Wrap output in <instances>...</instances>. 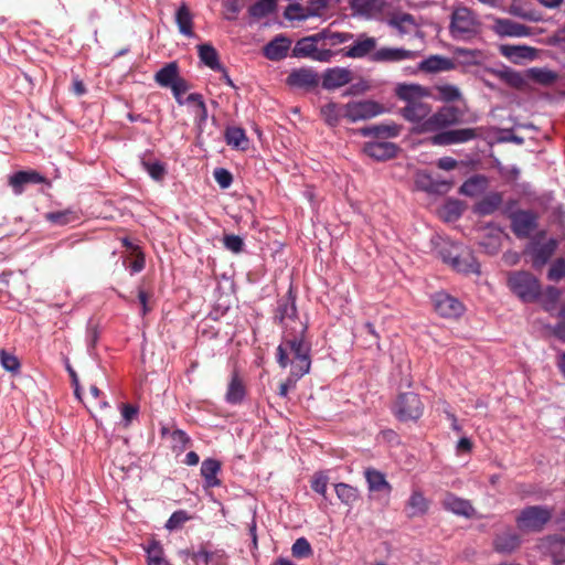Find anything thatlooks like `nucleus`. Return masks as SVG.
Returning a JSON list of instances; mask_svg holds the SVG:
<instances>
[{
	"mask_svg": "<svg viewBox=\"0 0 565 565\" xmlns=\"http://www.w3.org/2000/svg\"><path fill=\"white\" fill-rule=\"evenodd\" d=\"M274 320L284 328L281 342L276 350V360L280 367L286 369L290 362L289 351L298 348L311 350L310 343L306 341L307 324L298 318L296 296L291 289L278 300Z\"/></svg>",
	"mask_w": 565,
	"mask_h": 565,
	"instance_id": "f257e3e1",
	"label": "nucleus"
},
{
	"mask_svg": "<svg viewBox=\"0 0 565 565\" xmlns=\"http://www.w3.org/2000/svg\"><path fill=\"white\" fill-rule=\"evenodd\" d=\"M510 290L523 302H535L542 295L540 280L530 271H512L508 276Z\"/></svg>",
	"mask_w": 565,
	"mask_h": 565,
	"instance_id": "f03ea898",
	"label": "nucleus"
},
{
	"mask_svg": "<svg viewBox=\"0 0 565 565\" xmlns=\"http://www.w3.org/2000/svg\"><path fill=\"white\" fill-rule=\"evenodd\" d=\"M289 359L290 374L278 388V395L282 398L288 396L289 391L296 387L298 380L309 373L311 367L310 350L298 348L295 351H289Z\"/></svg>",
	"mask_w": 565,
	"mask_h": 565,
	"instance_id": "7ed1b4c3",
	"label": "nucleus"
},
{
	"mask_svg": "<svg viewBox=\"0 0 565 565\" xmlns=\"http://www.w3.org/2000/svg\"><path fill=\"white\" fill-rule=\"evenodd\" d=\"M553 518V509L546 505H530L520 511L515 518L519 530L523 532H542Z\"/></svg>",
	"mask_w": 565,
	"mask_h": 565,
	"instance_id": "20e7f679",
	"label": "nucleus"
},
{
	"mask_svg": "<svg viewBox=\"0 0 565 565\" xmlns=\"http://www.w3.org/2000/svg\"><path fill=\"white\" fill-rule=\"evenodd\" d=\"M460 110L454 106H444L425 119L420 125L422 132H434L455 126L460 121Z\"/></svg>",
	"mask_w": 565,
	"mask_h": 565,
	"instance_id": "39448f33",
	"label": "nucleus"
},
{
	"mask_svg": "<svg viewBox=\"0 0 565 565\" xmlns=\"http://www.w3.org/2000/svg\"><path fill=\"white\" fill-rule=\"evenodd\" d=\"M423 411L424 405L418 394L413 392L399 394L394 404V414L402 422L418 419Z\"/></svg>",
	"mask_w": 565,
	"mask_h": 565,
	"instance_id": "423d86ee",
	"label": "nucleus"
},
{
	"mask_svg": "<svg viewBox=\"0 0 565 565\" xmlns=\"http://www.w3.org/2000/svg\"><path fill=\"white\" fill-rule=\"evenodd\" d=\"M480 128H459L444 130L430 138L434 146H450L466 143L480 137Z\"/></svg>",
	"mask_w": 565,
	"mask_h": 565,
	"instance_id": "0eeeda50",
	"label": "nucleus"
},
{
	"mask_svg": "<svg viewBox=\"0 0 565 565\" xmlns=\"http://www.w3.org/2000/svg\"><path fill=\"white\" fill-rule=\"evenodd\" d=\"M383 107L373 100H356L344 105V118L350 122L366 120L383 113Z\"/></svg>",
	"mask_w": 565,
	"mask_h": 565,
	"instance_id": "6e6552de",
	"label": "nucleus"
},
{
	"mask_svg": "<svg viewBox=\"0 0 565 565\" xmlns=\"http://www.w3.org/2000/svg\"><path fill=\"white\" fill-rule=\"evenodd\" d=\"M511 230L518 238H527L537 227L539 215L531 210H518L510 214Z\"/></svg>",
	"mask_w": 565,
	"mask_h": 565,
	"instance_id": "1a4fd4ad",
	"label": "nucleus"
},
{
	"mask_svg": "<svg viewBox=\"0 0 565 565\" xmlns=\"http://www.w3.org/2000/svg\"><path fill=\"white\" fill-rule=\"evenodd\" d=\"M557 246L558 242L555 238H550L544 244L531 242L527 245L525 253L531 256L533 268H543L556 252Z\"/></svg>",
	"mask_w": 565,
	"mask_h": 565,
	"instance_id": "9d476101",
	"label": "nucleus"
},
{
	"mask_svg": "<svg viewBox=\"0 0 565 565\" xmlns=\"http://www.w3.org/2000/svg\"><path fill=\"white\" fill-rule=\"evenodd\" d=\"M477 23L472 12L467 8H458L451 14L450 31L455 36H469L476 33Z\"/></svg>",
	"mask_w": 565,
	"mask_h": 565,
	"instance_id": "9b49d317",
	"label": "nucleus"
},
{
	"mask_svg": "<svg viewBox=\"0 0 565 565\" xmlns=\"http://www.w3.org/2000/svg\"><path fill=\"white\" fill-rule=\"evenodd\" d=\"M286 84L291 88L311 90L319 84V75L309 67L292 70L286 78Z\"/></svg>",
	"mask_w": 565,
	"mask_h": 565,
	"instance_id": "f8f14e48",
	"label": "nucleus"
},
{
	"mask_svg": "<svg viewBox=\"0 0 565 565\" xmlns=\"http://www.w3.org/2000/svg\"><path fill=\"white\" fill-rule=\"evenodd\" d=\"M433 302L436 312L445 318H458L465 309L457 298L446 292H437L433 298Z\"/></svg>",
	"mask_w": 565,
	"mask_h": 565,
	"instance_id": "ddd939ff",
	"label": "nucleus"
},
{
	"mask_svg": "<svg viewBox=\"0 0 565 565\" xmlns=\"http://www.w3.org/2000/svg\"><path fill=\"white\" fill-rule=\"evenodd\" d=\"M387 24L395 29L399 35L417 34L419 33V26L416 19L411 13L396 12L387 19Z\"/></svg>",
	"mask_w": 565,
	"mask_h": 565,
	"instance_id": "4468645a",
	"label": "nucleus"
},
{
	"mask_svg": "<svg viewBox=\"0 0 565 565\" xmlns=\"http://www.w3.org/2000/svg\"><path fill=\"white\" fill-rule=\"evenodd\" d=\"M46 178L34 170L18 171L9 177V185L12 188L14 194L20 195L24 191V186L30 183H45Z\"/></svg>",
	"mask_w": 565,
	"mask_h": 565,
	"instance_id": "2eb2a0df",
	"label": "nucleus"
},
{
	"mask_svg": "<svg viewBox=\"0 0 565 565\" xmlns=\"http://www.w3.org/2000/svg\"><path fill=\"white\" fill-rule=\"evenodd\" d=\"M397 150L398 147L390 141H370L363 147L364 153L377 161H385L394 158Z\"/></svg>",
	"mask_w": 565,
	"mask_h": 565,
	"instance_id": "dca6fc26",
	"label": "nucleus"
},
{
	"mask_svg": "<svg viewBox=\"0 0 565 565\" xmlns=\"http://www.w3.org/2000/svg\"><path fill=\"white\" fill-rule=\"evenodd\" d=\"M441 505L445 510L465 518H471L475 514V508L469 500L459 498L451 492L445 493Z\"/></svg>",
	"mask_w": 565,
	"mask_h": 565,
	"instance_id": "f3484780",
	"label": "nucleus"
},
{
	"mask_svg": "<svg viewBox=\"0 0 565 565\" xmlns=\"http://www.w3.org/2000/svg\"><path fill=\"white\" fill-rule=\"evenodd\" d=\"M508 12L511 15L530 22H540L543 20L542 12L534 9L530 0H512L508 8Z\"/></svg>",
	"mask_w": 565,
	"mask_h": 565,
	"instance_id": "a211bd4d",
	"label": "nucleus"
},
{
	"mask_svg": "<svg viewBox=\"0 0 565 565\" xmlns=\"http://www.w3.org/2000/svg\"><path fill=\"white\" fill-rule=\"evenodd\" d=\"M352 81L351 71L344 67L328 68L322 76L324 89H335L349 84Z\"/></svg>",
	"mask_w": 565,
	"mask_h": 565,
	"instance_id": "6ab92c4d",
	"label": "nucleus"
},
{
	"mask_svg": "<svg viewBox=\"0 0 565 565\" xmlns=\"http://www.w3.org/2000/svg\"><path fill=\"white\" fill-rule=\"evenodd\" d=\"M493 30L500 36L522 38L531 34L529 26L510 19H497L494 21Z\"/></svg>",
	"mask_w": 565,
	"mask_h": 565,
	"instance_id": "aec40b11",
	"label": "nucleus"
},
{
	"mask_svg": "<svg viewBox=\"0 0 565 565\" xmlns=\"http://www.w3.org/2000/svg\"><path fill=\"white\" fill-rule=\"evenodd\" d=\"M290 46V39L284 35H277L265 45L264 55L270 61H280L287 56Z\"/></svg>",
	"mask_w": 565,
	"mask_h": 565,
	"instance_id": "412c9836",
	"label": "nucleus"
},
{
	"mask_svg": "<svg viewBox=\"0 0 565 565\" xmlns=\"http://www.w3.org/2000/svg\"><path fill=\"white\" fill-rule=\"evenodd\" d=\"M417 55V52L405 49L382 47L374 53L373 60L376 62H399L403 60H414Z\"/></svg>",
	"mask_w": 565,
	"mask_h": 565,
	"instance_id": "4be33fe9",
	"label": "nucleus"
},
{
	"mask_svg": "<svg viewBox=\"0 0 565 565\" xmlns=\"http://www.w3.org/2000/svg\"><path fill=\"white\" fill-rule=\"evenodd\" d=\"M364 477L370 492H383L387 497L391 494L393 488L384 473L374 468H367L364 471Z\"/></svg>",
	"mask_w": 565,
	"mask_h": 565,
	"instance_id": "5701e85b",
	"label": "nucleus"
},
{
	"mask_svg": "<svg viewBox=\"0 0 565 565\" xmlns=\"http://www.w3.org/2000/svg\"><path fill=\"white\" fill-rule=\"evenodd\" d=\"M246 395V386L237 371H233L227 385L225 399L228 404H241Z\"/></svg>",
	"mask_w": 565,
	"mask_h": 565,
	"instance_id": "b1692460",
	"label": "nucleus"
},
{
	"mask_svg": "<svg viewBox=\"0 0 565 565\" xmlns=\"http://www.w3.org/2000/svg\"><path fill=\"white\" fill-rule=\"evenodd\" d=\"M451 268L462 274H480V266L475 256L466 249H461L454 263L450 265Z\"/></svg>",
	"mask_w": 565,
	"mask_h": 565,
	"instance_id": "393cba45",
	"label": "nucleus"
},
{
	"mask_svg": "<svg viewBox=\"0 0 565 565\" xmlns=\"http://www.w3.org/2000/svg\"><path fill=\"white\" fill-rule=\"evenodd\" d=\"M323 38H326V32L300 39L292 49V56L313 58L317 52L316 43Z\"/></svg>",
	"mask_w": 565,
	"mask_h": 565,
	"instance_id": "a878e982",
	"label": "nucleus"
},
{
	"mask_svg": "<svg viewBox=\"0 0 565 565\" xmlns=\"http://www.w3.org/2000/svg\"><path fill=\"white\" fill-rule=\"evenodd\" d=\"M503 195L500 192L488 193L473 206V212L480 216L493 214L502 204Z\"/></svg>",
	"mask_w": 565,
	"mask_h": 565,
	"instance_id": "bb28decb",
	"label": "nucleus"
},
{
	"mask_svg": "<svg viewBox=\"0 0 565 565\" xmlns=\"http://www.w3.org/2000/svg\"><path fill=\"white\" fill-rule=\"evenodd\" d=\"M221 471V462L213 458L204 459L201 465V476L204 479L206 488H215L221 486V480L217 478Z\"/></svg>",
	"mask_w": 565,
	"mask_h": 565,
	"instance_id": "cd10ccee",
	"label": "nucleus"
},
{
	"mask_svg": "<svg viewBox=\"0 0 565 565\" xmlns=\"http://www.w3.org/2000/svg\"><path fill=\"white\" fill-rule=\"evenodd\" d=\"M430 110V105L419 99L413 100L411 104H406V106L402 108L401 113L406 120L418 122L425 118L427 119Z\"/></svg>",
	"mask_w": 565,
	"mask_h": 565,
	"instance_id": "c85d7f7f",
	"label": "nucleus"
},
{
	"mask_svg": "<svg viewBox=\"0 0 565 565\" xmlns=\"http://www.w3.org/2000/svg\"><path fill=\"white\" fill-rule=\"evenodd\" d=\"M401 128L396 124H379L360 129L364 137L373 136L375 138H394L399 135Z\"/></svg>",
	"mask_w": 565,
	"mask_h": 565,
	"instance_id": "c756f323",
	"label": "nucleus"
},
{
	"mask_svg": "<svg viewBox=\"0 0 565 565\" xmlns=\"http://www.w3.org/2000/svg\"><path fill=\"white\" fill-rule=\"evenodd\" d=\"M488 178L483 174H475L467 179L459 189V192L466 196H477L488 188Z\"/></svg>",
	"mask_w": 565,
	"mask_h": 565,
	"instance_id": "7c9ffc66",
	"label": "nucleus"
},
{
	"mask_svg": "<svg viewBox=\"0 0 565 565\" xmlns=\"http://www.w3.org/2000/svg\"><path fill=\"white\" fill-rule=\"evenodd\" d=\"M521 544V537L514 532H505L497 535L493 541V548L498 553H511Z\"/></svg>",
	"mask_w": 565,
	"mask_h": 565,
	"instance_id": "2f4dec72",
	"label": "nucleus"
},
{
	"mask_svg": "<svg viewBox=\"0 0 565 565\" xmlns=\"http://www.w3.org/2000/svg\"><path fill=\"white\" fill-rule=\"evenodd\" d=\"M179 77L180 71L177 62L166 64L154 74L156 83L163 88H169Z\"/></svg>",
	"mask_w": 565,
	"mask_h": 565,
	"instance_id": "473e14b6",
	"label": "nucleus"
},
{
	"mask_svg": "<svg viewBox=\"0 0 565 565\" xmlns=\"http://www.w3.org/2000/svg\"><path fill=\"white\" fill-rule=\"evenodd\" d=\"M500 52L514 63H519L521 60H532L535 56V49L525 45H502Z\"/></svg>",
	"mask_w": 565,
	"mask_h": 565,
	"instance_id": "72a5a7b5",
	"label": "nucleus"
},
{
	"mask_svg": "<svg viewBox=\"0 0 565 565\" xmlns=\"http://www.w3.org/2000/svg\"><path fill=\"white\" fill-rule=\"evenodd\" d=\"M376 46V40L370 36H361L351 46L348 47L345 56L361 58L371 53Z\"/></svg>",
	"mask_w": 565,
	"mask_h": 565,
	"instance_id": "f704fd0d",
	"label": "nucleus"
},
{
	"mask_svg": "<svg viewBox=\"0 0 565 565\" xmlns=\"http://www.w3.org/2000/svg\"><path fill=\"white\" fill-rule=\"evenodd\" d=\"M186 555L190 556L191 559L194 562L202 561L205 565H221L226 556L223 550H216L211 552L207 551L204 546H202L198 552L188 551Z\"/></svg>",
	"mask_w": 565,
	"mask_h": 565,
	"instance_id": "c9c22d12",
	"label": "nucleus"
},
{
	"mask_svg": "<svg viewBox=\"0 0 565 565\" xmlns=\"http://www.w3.org/2000/svg\"><path fill=\"white\" fill-rule=\"evenodd\" d=\"M396 95L399 99L405 100L407 104L413 103V100H419L425 96H428V92L426 88L419 85H407L402 84L396 88Z\"/></svg>",
	"mask_w": 565,
	"mask_h": 565,
	"instance_id": "e433bc0d",
	"label": "nucleus"
},
{
	"mask_svg": "<svg viewBox=\"0 0 565 565\" xmlns=\"http://www.w3.org/2000/svg\"><path fill=\"white\" fill-rule=\"evenodd\" d=\"M225 141L228 146L241 150H246L249 143L245 130L241 127H227L225 130Z\"/></svg>",
	"mask_w": 565,
	"mask_h": 565,
	"instance_id": "4c0bfd02",
	"label": "nucleus"
},
{
	"mask_svg": "<svg viewBox=\"0 0 565 565\" xmlns=\"http://www.w3.org/2000/svg\"><path fill=\"white\" fill-rule=\"evenodd\" d=\"M338 499L347 507H352L360 499V491L358 488L340 482L334 486Z\"/></svg>",
	"mask_w": 565,
	"mask_h": 565,
	"instance_id": "58836bf2",
	"label": "nucleus"
},
{
	"mask_svg": "<svg viewBox=\"0 0 565 565\" xmlns=\"http://www.w3.org/2000/svg\"><path fill=\"white\" fill-rule=\"evenodd\" d=\"M200 60L211 70L221 71L222 64L218 61V53L211 44H201L198 46Z\"/></svg>",
	"mask_w": 565,
	"mask_h": 565,
	"instance_id": "ea45409f",
	"label": "nucleus"
},
{
	"mask_svg": "<svg viewBox=\"0 0 565 565\" xmlns=\"http://www.w3.org/2000/svg\"><path fill=\"white\" fill-rule=\"evenodd\" d=\"M175 22L180 33L186 36L193 35V18L186 4H182L175 13Z\"/></svg>",
	"mask_w": 565,
	"mask_h": 565,
	"instance_id": "a19ab883",
	"label": "nucleus"
},
{
	"mask_svg": "<svg viewBox=\"0 0 565 565\" xmlns=\"http://www.w3.org/2000/svg\"><path fill=\"white\" fill-rule=\"evenodd\" d=\"M407 508L409 509L408 516H419L428 511L429 502L420 491H414L408 499Z\"/></svg>",
	"mask_w": 565,
	"mask_h": 565,
	"instance_id": "79ce46f5",
	"label": "nucleus"
},
{
	"mask_svg": "<svg viewBox=\"0 0 565 565\" xmlns=\"http://www.w3.org/2000/svg\"><path fill=\"white\" fill-rule=\"evenodd\" d=\"M419 68L422 71H425L428 73L448 71V70L452 68V62L447 57H443L439 55H433V56L424 60L419 64Z\"/></svg>",
	"mask_w": 565,
	"mask_h": 565,
	"instance_id": "37998d69",
	"label": "nucleus"
},
{
	"mask_svg": "<svg viewBox=\"0 0 565 565\" xmlns=\"http://www.w3.org/2000/svg\"><path fill=\"white\" fill-rule=\"evenodd\" d=\"M344 105L328 103L321 107V114L329 126H337L341 118H344Z\"/></svg>",
	"mask_w": 565,
	"mask_h": 565,
	"instance_id": "c03bdc74",
	"label": "nucleus"
},
{
	"mask_svg": "<svg viewBox=\"0 0 565 565\" xmlns=\"http://www.w3.org/2000/svg\"><path fill=\"white\" fill-rule=\"evenodd\" d=\"M435 90L437 93L435 99L444 103H452L462 98L460 89L451 84L437 85L435 86Z\"/></svg>",
	"mask_w": 565,
	"mask_h": 565,
	"instance_id": "a18cd8bd",
	"label": "nucleus"
},
{
	"mask_svg": "<svg viewBox=\"0 0 565 565\" xmlns=\"http://www.w3.org/2000/svg\"><path fill=\"white\" fill-rule=\"evenodd\" d=\"M351 9L360 15L371 17L380 10L379 0H350Z\"/></svg>",
	"mask_w": 565,
	"mask_h": 565,
	"instance_id": "49530a36",
	"label": "nucleus"
},
{
	"mask_svg": "<svg viewBox=\"0 0 565 565\" xmlns=\"http://www.w3.org/2000/svg\"><path fill=\"white\" fill-rule=\"evenodd\" d=\"M277 0H258L249 7L248 12L252 17L262 19L276 10Z\"/></svg>",
	"mask_w": 565,
	"mask_h": 565,
	"instance_id": "de8ad7c7",
	"label": "nucleus"
},
{
	"mask_svg": "<svg viewBox=\"0 0 565 565\" xmlns=\"http://www.w3.org/2000/svg\"><path fill=\"white\" fill-rule=\"evenodd\" d=\"M141 164L149 175L156 181H161L167 173L166 166L158 160L151 161L143 156L141 158Z\"/></svg>",
	"mask_w": 565,
	"mask_h": 565,
	"instance_id": "09e8293b",
	"label": "nucleus"
},
{
	"mask_svg": "<svg viewBox=\"0 0 565 565\" xmlns=\"http://www.w3.org/2000/svg\"><path fill=\"white\" fill-rule=\"evenodd\" d=\"M492 73L495 76H498L502 82L507 83L509 86L514 88H520L524 83L523 77L520 75V73L510 68L492 71Z\"/></svg>",
	"mask_w": 565,
	"mask_h": 565,
	"instance_id": "8fccbe9b",
	"label": "nucleus"
},
{
	"mask_svg": "<svg viewBox=\"0 0 565 565\" xmlns=\"http://www.w3.org/2000/svg\"><path fill=\"white\" fill-rule=\"evenodd\" d=\"M147 563L148 565H170L163 557V550L158 542H152L147 548Z\"/></svg>",
	"mask_w": 565,
	"mask_h": 565,
	"instance_id": "3c124183",
	"label": "nucleus"
},
{
	"mask_svg": "<svg viewBox=\"0 0 565 565\" xmlns=\"http://www.w3.org/2000/svg\"><path fill=\"white\" fill-rule=\"evenodd\" d=\"M424 181L422 182V189L429 193H445L447 192L451 184L447 181L433 180L428 175H424Z\"/></svg>",
	"mask_w": 565,
	"mask_h": 565,
	"instance_id": "603ef678",
	"label": "nucleus"
},
{
	"mask_svg": "<svg viewBox=\"0 0 565 565\" xmlns=\"http://www.w3.org/2000/svg\"><path fill=\"white\" fill-rule=\"evenodd\" d=\"M312 553V547L306 537L297 539L291 546V554L296 558H308Z\"/></svg>",
	"mask_w": 565,
	"mask_h": 565,
	"instance_id": "864d4df0",
	"label": "nucleus"
},
{
	"mask_svg": "<svg viewBox=\"0 0 565 565\" xmlns=\"http://www.w3.org/2000/svg\"><path fill=\"white\" fill-rule=\"evenodd\" d=\"M0 363L6 371L11 373H18L21 367L19 359L4 350H0Z\"/></svg>",
	"mask_w": 565,
	"mask_h": 565,
	"instance_id": "5fc2aeb1",
	"label": "nucleus"
},
{
	"mask_svg": "<svg viewBox=\"0 0 565 565\" xmlns=\"http://www.w3.org/2000/svg\"><path fill=\"white\" fill-rule=\"evenodd\" d=\"M565 277V258L558 257L556 258L548 271H547V279L551 281H559Z\"/></svg>",
	"mask_w": 565,
	"mask_h": 565,
	"instance_id": "6e6d98bb",
	"label": "nucleus"
},
{
	"mask_svg": "<svg viewBox=\"0 0 565 565\" xmlns=\"http://www.w3.org/2000/svg\"><path fill=\"white\" fill-rule=\"evenodd\" d=\"M171 439L173 443V450L182 452L190 445L191 439L189 435L181 429H175L171 433Z\"/></svg>",
	"mask_w": 565,
	"mask_h": 565,
	"instance_id": "4d7b16f0",
	"label": "nucleus"
},
{
	"mask_svg": "<svg viewBox=\"0 0 565 565\" xmlns=\"http://www.w3.org/2000/svg\"><path fill=\"white\" fill-rule=\"evenodd\" d=\"M191 516L184 510H178L171 514L169 520L166 523V527L170 531L175 530L182 526L186 521H189Z\"/></svg>",
	"mask_w": 565,
	"mask_h": 565,
	"instance_id": "13d9d810",
	"label": "nucleus"
},
{
	"mask_svg": "<svg viewBox=\"0 0 565 565\" xmlns=\"http://www.w3.org/2000/svg\"><path fill=\"white\" fill-rule=\"evenodd\" d=\"M462 248L459 245L450 244L438 249V254L444 263L451 265Z\"/></svg>",
	"mask_w": 565,
	"mask_h": 565,
	"instance_id": "bf43d9fd",
	"label": "nucleus"
},
{
	"mask_svg": "<svg viewBox=\"0 0 565 565\" xmlns=\"http://www.w3.org/2000/svg\"><path fill=\"white\" fill-rule=\"evenodd\" d=\"M224 247L233 253H241L244 247L242 237L234 234H226L223 237Z\"/></svg>",
	"mask_w": 565,
	"mask_h": 565,
	"instance_id": "052dcab7",
	"label": "nucleus"
},
{
	"mask_svg": "<svg viewBox=\"0 0 565 565\" xmlns=\"http://www.w3.org/2000/svg\"><path fill=\"white\" fill-rule=\"evenodd\" d=\"M557 74L550 70H534L533 78L543 85L553 84L557 79Z\"/></svg>",
	"mask_w": 565,
	"mask_h": 565,
	"instance_id": "680f3d73",
	"label": "nucleus"
},
{
	"mask_svg": "<svg viewBox=\"0 0 565 565\" xmlns=\"http://www.w3.org/2000/svg\"><path fill=\"white\" fill-rule=\"evenodd\" d=\"M214 179L222 189H227L233 182L232 173L224 168L214 170Z\"/></svg>",
	"mask_w": 565,
	"mask_h": 565,
	"instance_id": "e2e57ef3",
	"label": "nucleus"
},
{
	"mask_svg": "<svg viewBox=\"0 0 565 565\" xmlns=\"http://www.w3.org/2000/svg\"><path fill=\"white\" fill-rule=\"evenodd\" d=\"M327 486H328V477L322 473L316 475L311 482L312 490L323 497L326 495V492H327Z\"/></svg>",
	"mask_w": 565,
	"mask_h": 565,
	"instance_id": "0e129e2a",
	"label": "nucleus"
},
{
	"mask_svg": "<svg viewBox=\"0 0 565 565\" xmlns=\"http://www.w3.org/2000/svg\"><path fill=\"white\" fill-rule=\"evenodd\" d=\"M169 88L173 97H178L179 95H184L191 88V85L185 78L180 76Z\"/></svg>",
	"mask_w": 565,
	"mask_h": 565,
	"instance_id": "69168bd1",
	"label": "nucleus"
},
{
	"mask_svg": "<svg viewBox=\"0 0 565 565\" xmlns=\"http://www.w3.org/2000/svg\"><path fill=\"white\" fill-rule=\"evenodd\" d=\"M138 407L131 404H122L121 405V415L125 420V427H128L131 420L137 416Z\"/></svg>",
	"mask_w": 565,
	"mask_h": 565,
	"instance_id": "338daca9",
	"label": "nucleus"
},
{
	"mask_svg": "<svg viewBox=\"0 0 565 565\" xmlns=\"http://www.w3.org/2000/svg\"><path fill=\"white\" fill-rule=\"evenodd\" d=\"M553 333L558 338H562L565 334V302L558 311V322L555 324Z\"/></svg>",
	"mask_w": 565,
	"mask_h": 565,
	"instance_id": "774afa93",
	"label": "nucleus"
}]
</instances>
